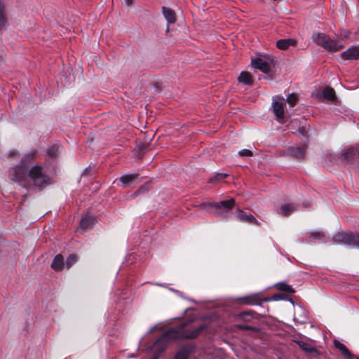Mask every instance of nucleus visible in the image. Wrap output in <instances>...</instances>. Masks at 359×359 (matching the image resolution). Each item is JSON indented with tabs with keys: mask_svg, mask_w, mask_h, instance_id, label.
I'll use <instances>...</instances> for the list:
<instances>
[{
	"mask_svg": "<svg viewBox=\"0 0 359 359\" xmlns=\"http://www.w3.org/2000/svg\"><path fill=\"white\" fill-rule=\"evenodd\" d=\"M205 328L203 325L191 328L188 323H182L173 327L163 333L154 344L152 349L156 353H161L166 348L168 341L172 339H195Z\"/></svg>",
	"mask_w": 359,
	"mask_h": 359,
	"instance_id": "obj_1",
	"label": "nucleus"
},
{
	"mask_svg": "<svg viewBox=\"0 0 359 359\" xmlns=\"http://www.w3.org/2000/svg\"><path fill=\"white\" fill-rule=\"evenodd\" d=\"M38 151L36 149H32L26 153L20 159L18 164L13 165L9 168L8 171V178L25 188H30L31 184L29 181L28 172L29 165L34 161Z\"/></svg>",
	"mask_w": 359,
	"mask_h": 359,
	"instance_id": "obj_2",
	"label": "nucleus"
},
{
	"mask_svg": "<svg viewBox=\"0 0 359 359\" xmlns=\"http://www.w3.org/2000/svg\"><path fill=\"white\" fill-rule=\"evenodd\" d=\"M29 181L39 189L53 183V177L48 174L47 168L43 165H36L30 168L28 172Z\"/></svg>",
	"mask_w": 359,
	"mask_h": 359,
	"instance_id": "obj_3",
	"label": "nucleus"
},
{
	"mask_svg": "<svg viewBox=\"0 0 359 359\" xmlns=\"http://www.w3.org/2000/svg\"><path fill=\"white\" fill-rule=\"evenodd\" d=\"M312 39L318 46L330 52L337 51L343 48V44L340 41L332 40L324 33H313Z\"/></svg>",
	"mask_w": 359,
	"mask_h": 359,
	"instance_id": "obj_4",
	"label": "nucleus"
},
{
	"mask_svg": "<svg viewBox=\"0 0 359 359\" xmlns=\"http://www.w3.org/2000/svg\"><path fill=\"white\" fill-rule=\"evenodd\" d=\"M235 205V200L230 198L229 200L222 201L219 203H203L199 205L201 209H206L207 208H214L218 215L223 218L228 217L231 209Z\"/></svg>",
	"mask_w": 359,
	"mask_h": 359,
	"instance_id": "obj_5",
	"label": "nucleus"
},
{
	"mask_svg": "<svg viewBox=\"0 0 359 359\" xmlns=\"http://www.w3.org/2000/svg\"><path fill=\"white\" fill-rule=\"evenodd\" d=\"M333 244H343L359 249V235L352 232L339 233L332 238Z\"/></svg>",
	"mask_w": 359,
	"mask_h": 359,
	"instance_id": "obj_6",
	"label": "nucleus"
},
{
	"mask_svg": "<svg viewBox=\"0 0 359 359\" xmlns=\"http://www.w3.org/2000/svg\"><path fill=\"white\" fill-rule=\"evenodd\" d=\"M251 65L254 68L259 69L262 72L269 74L271 72L273 65V60L271 56L267 55L252 60Z\"/></svg>",
	"mask_w": 359,
	"mask_h": 359,
	"instance_id": "obj_7",
	"label": "nucleus"
},
{
	"mask_svg": "<svg viewBox=\"0 0 359 359\" xmlns=\"http://www.w3.org/2000/svg\"><path fill=\"white\" fill-rule=\"evenodd\" d=\"M311 238L321 243H325L328 241V238L325 232L322 231H314L302 234V236L298 239V242L310 243H311Z\"/></svg>",
	"mask_w": 359,
	"mask_h": 359,
	"instance_id": "obj_8",
	"label": "nucleus"
},
{
	"mask_svg": "<svg viewBox=\"0 0 359 359\" xmlns=\"http://www.w3.org/2000/svg\"><path fill=\"white\" fill-rule=\"evenodd\" d=\"M272 107L277 120L282 122L284 118V99L280 97H273Z\"/></svg>",
	"mask_w": 359,
	"mask_h": 359,
	"instance_id": "obj_9",
	"label": "nucleus"
},
{
	"mask_svg": "<svg viewBox=\"0 0 359 359\" xmlns=\"http://www.w3.org/2000/svg\"><path fill=\"white\" fill-rule=\"evenodd\" d=\"M234 214L236 218L241 222L253 224H258L257 219L252 215L247 214L242 210H237V211H236Z\"/></svg>",
	"mask_w": 359,
	"mask_h": 359,
	"instance_id": "obj_10",
	"label": "nucleus"
},
{
	"mask_svg": "<svg viewBox=\"0 0 359 359\" xmlns=\"http://www.w3.org/2000/svg\"><path fill=\"white\" fill-rule=\"evenodd\" d=\"M309 319L307 311L302 306H299L295 309L294 314V320L296 323L303 324Z\"/></svg>",
	"mask_w": 359,
	"mask_h": 359,
	"instance_id": "obj_11",
	"label": "nucleus"
},
{
	"mask_svg": "<svg viewBox=\"0 0 359 359\" xmlns=\"http://www.w3.org/2000/svg\"><path fill=\"white\" fill-rule=\"evenodd\" d=\"M358 153V145L344 149L341 153V158L347 161H353Z\"/></svg>",
	"mask_w": 359,
	"mask_h": 359,
	"instance_id": "obj_12",
	"label": "nucleus"
},
{
	"mask_svg": "<svg viewBox=\"0 0 359 359\" xmlns=\"http://www.w3.org/2000/svg\"><path fill=\"white\" fill-rule=\"evenodd\" d=\"M341 57L344 60H358L359 59V48L353 46L341 53Z\"/></svg>",
	"mask_w": 359,
	"mask_h": 359,
	"instance_id": "obj_13",
	"label": "nucleus"
},
{
	"mask_svg": "<svg viewBox=\"0 0 359 359\" xmlns=\"http://www.w3.org/2000/svg\"><path fill=\"white\" fill-rule=\"evenodd\" d=\"M306 146L305 144L299 147H291L288 149V152L295 158H303L305 155Z\"/></svg>",
	"mask_w": 359,
	"mask_h": 359,
	"instance_id": "obj_14",
	"label": "nucleus"
},
{
	"mask_svg": "<svg viewBox=\"0 0 359 359\" xmlns=\"http://www.w3.org/2000/svg\"><path fill=\"white\" fill-rule=\"evenodd\" d=\"M162 12L164 18L169 24H173L176 21L175 12L167 7L162 8Z\"/></svg>",
	"mask_w": 359,
	"mask_h": 359,
	"instance_id": "obj_15",
	"label": "nucleus"
},
{
	"mask_svg": "<svg viewBox=\"0 0 359 359\" xmlns=\"http://www.w3.org/2000/svg\"><path fill=\"white\" fill-rule=\"evenodd\" d=\"M334 344L335 347L338 348L344 355L348 358V359H359V357H353L346 346L341 342L334 340Z\"/></svg>",
	"mask_w": 359,
	"mask_h": 359,
	"instance_id": "obj_16",
	"label": "nucleus"
},
{
	"mask_svg": "<svg viewBox=\"0 0 359 359\" xmlns=\"http://www.w3.org/2000/svg\"><path fill=\"white\" fill-rule=\"evenodd\" d=\"M51 267L55 271H61L64 267V258L62 255H57L53 259Z\"/></svg>",
	"mask_w": 359,
	"mask_h": 359,
	"instance_id": "obj_17",
	"label": "nucleus"
},
{
	"mask_svg": "<svg viewBox=\"0 0 359 359\" xmlns=\"http://www.w3.org/2000/svg\"><path fill=\"white\" fill-rule=\"evenodd\" d=\"M240 83L247 86H252L253 80L250 74L248 72H242L238 78Z\"/></svg>",
	"mask_w": 359,
	"mask_h": 359,
	"instance_id": "obj_18",
	"label": "nucleus"
},
{
	"mask_svg": "<svg viewBox=\"0 0 359 359\" xmlns=\"http://www.w3.org/2000/svg\"><path fill=\"white\" fill-rule=\"evenodd\" d=\"M296 41L294 39H280L276 42L277 47L281 50H285L291 46H294Z\"/></svg>",
	"mask_w": 359,
	"mask_h": 359,
	"instance_id": "obj_19",
	"label": "nucleus"
},
{
	"mask_svg": "<svg viewBox=\"0 0 359 359\" xmlns=\"http://www.w3.org/2000/svg\"><path fill=\"white\" fill-rule=\"evenodd\" d=\"M297 210L294 204H285L281 206L279 210V214L284 216H288Z\"/></svg>",
	"mask_w": 359,
	"mask_h": 359,
	"instance_id": "obj_20",
	"label": "nucleus"
},
{
	"mask_svg": "<svg viewBox=\"0 0 359 359\" xmlns=\"http://www.w3.org/2000/svg\"><path fill=\"white\" fill-rule=\"evenodd\" d=\"M137 177V174H129L124 175L120 177V182L122 183L123 187L129 186L136 178Z\"/></svg>",
	"mask_w": 359,
	"mask_h": 359,
	"instance_id": "obj_21",
	"label": "nucleus"
},
{
	"mask_svg": "<svg viewBox=\"0 0 359 359\" xmlns=\"http://www.w3.org/2000/svg\"><path fill=\"white\" fill-rule=\"evenodd\" d=\"M93 218L90 216L86 215L82 217L79 224V229H86L88 228L91 224L93 223Z\"/></svg>",
	"mask_w": 359,
	"mask_h": 359,
	"instance_id": "obj_22",
	"label": "nucleus"
},
{
	"mask_svg": "<svg viewBox=\"0 0 359 359\" xmlns=\"http://www.w3.org/2000/svg\"><path fill=\"white\" fill-rule=\"evenodd\" d=\"M323 96L329 100H333L335 97V92L333 88L330 87H326L323 90Z\"/></svg>",
	"mask_w": 359,
	"mask_h": 359,
	"instance_id": "obj_23",
	"label": "nucleus"
},
{
	"mask_svg": "<svg viewBox=\"0 0 359 359\" xmlns=\"http://www.w3.org/2000/svg\"><path fill=\"white\" fill-rule=\"evenodd\" d=\"M6 22V18L4 13V5L0 2V30L4 27Z\"/></svg>",
	"mask_w": 359,
	"mask_h": 359,
	"instance_id": "obj_24",
	"label": "nucleus"
},
{
	"mask_svg": "<svg viewBox=\"0 0 359 359\" xmlns=\"http://www.w3.org/2000/svg\"><path fill=\"white\" fill-rule=\"evenodd\" d=\"M295 342L299 346V347L308 353H312L314 351V348L306 342L302 341H295Z\"/></svg>",
	"mask_w": 359,
	"mask_h": 359,
	"instance_id": "obj_25",
	"label": "nucleus"
},
{
	"mask_svg": "<svg viewBox=\"0 0 359 359\" xmlns=\"http://www.w3.org/2000/svg\"><path fill=\"white\" fill-rule=\"evenodd\" d=\"M189 351L186 348H182L175 354V359H187Z\"/></svg>",
	"mask_w": 359,
	"mask_h": 359,
	"instance_id": "obj_26",
	"label": "nucleus"
},
{
	"mask_svg": "<svg viewBox=\"0 0 359 359\" xmlns=\"http://www.w3.org/2000/svg\"><path fill=\"white\" fill-rule=\"evenodd\" d=\"M77 262V259L76 255H70L66 259V266L67 268H70L73 264H74Z\"/></svg>",
	"mask_w": 359,
	"mask_h": 359,
	"instance_id": "obj_27",
	"label": "nucleus"
},
{
	"mask_svg": "<svg viewBox=\"0 0 359 359\" xmlns=\"http://www.w3.org/2000/svg\"><path fill=\"white\" fill-rule=\"evenodd\" d=\"M227 174L226 173H217L212 178H210L208 180V182L212 183L215 181H220L224 180L227 177Z\"/></svg>",
	"mask_w": 359,
	"mask_h": 359,
	"instance_id": "obj_28",
	"label": "nucleus"
},
{
	"mask_svg": "<svg viewBox=\"0 0 359 359\" xmlns=\"http://www.w3.org/2000/svg\"><path fill=\"white\" fill-rule=\"evenodd\" d=\"M278 289L282 291L287 292L288 293H294V290L290 285H289L287 284H285V283H280L279 285Z\"/></svg>",
	"mask_w": 359,
	"mask_h": 359,
	"instance_id": "obj_29",
	"label": "nucleus"
},
{
	"mask_svg": "<svg viewBox=\"0 0 359 359\" xmlns=\"http://www.w3.org/2000/svg\"><path fill=\"white\" fill-rule=\"evenodd\" d=\"M57 151L58 147L56 145H53L48 149L47 154L48 156L51 157H55L57 156Z\"/></svg>",
	"mask_w": 359,
	"mask_h": 359,
	"instance_id": "obj_30",
	"label": "nucleus"
},
{
	"mask_svg": "<svg viewBox=\"0 0 359 359\" xmlns=\"http://www.w3.org/2000/svg\"><path fill=\"white\" fill-rule=\"evenodd\" d=\"M297 96L292 93V94H290L288 95V96L287 97V102L291 105V106H294L296 102H297Z\"/></svg>",
	"mask_w": 359,
	"mask_h": 359,
	"instance_id": "obj_31",
	"label": "nucleus"
},
{
	"mask_svg": "<svg viewBox=\"0 0 359 359\" xmlns=\"http://www.w3.org/2000/svg\"><path fill=\"white\" fill-rule=\"evenodd\" d=\"M238 154L241 156H251L252 155V152L249 149H244L239 151Z\"/></svg>",
	"mask_w": 359,
	"mask_h": 359,
	"instance_id": "obj_32",
	"label": "nucleus"
},
{
	"mask_svg": "<svg viewBox=\"0 0 359 359\" xmlns=\"http://www.w3.org/2000/svg\"><path fill=\"white\" fill-rule=\"evenodd\" d=\"M9 156H15L18 154V151L16 149H12L8 153Z\"/></svg>",
	"mask_w": 359,
	"mask_h": 359,
	"instance_id": "obj_33",
	"label": "nucleus"
},
{
	"mask_svg": "<svg viewBox=\"0 0 359 359\" xmlns=\"http://www.w3.org/2000/svg\"><path fill=\"white\" fill-rule=\"evenodd\" d=\"M238 327L241 329H243V330H252V327L248 325H239Z\"/></svg>",
	"mask_w": 359,
	"mask_h": 359,
	"instance_id": "obj_34",
	"label": "nucleus"
},
{
	"mask_svg": "<svg viewBox=\"0 0 359 359\" xmlns=\"http://www.w3.org/2000/svg\"><path fill=\"white\" fill-rule=\"evenodd\" d=\"M126 5L130 6L133 3V0H124Z\"/></svg>",
	"mask_w": 359,
	"mask_h": 359,
	"instance_id": "obj_35",
	"label": "nucleus"
},
{
	"mask_svg": "<svg viewBox=\"0 0 359 359\" xmlns=\"http://www.w3.org/2000/svg\"><path fill=\"white\" fill-rule=\"evenodd\" d=\"M299 132L302 134V135H304V133H305V128L302 127L299 128Z\"/></svg>",
	"mask_w": 359,
	"mask_h": 359,
	"instance_id": "obj_36",
	"label": "nucleus"
},
{
	"mask_svg": "<svg viewBox=\"0 0 359 359\" xmlns=\"http://www.w3.org/2000/svg\"><path fill=\"white\" fill-rule=\"evenodd\" d=\"M155 328H156V326L151 327L150 330L148 331V333H151L152 332H154Z\"/></svg>",
	"mask_w": 359,
	"mask_h": 359,
	"instance_id": "obj_37",
	"label": "nucleus"
},
{
	"mask_svg": "<svg viewBox=\"0 0 359 359\" xmlns=\"http://www.w3.org/2000/svg\"><path fill=\"white\" fill-rule=\"evenodd\" d=\"M281 299L280 295H276L273 297V299L277 300Z\"/></svg>",
	"mask_w": 359,
	"mask_h": 359,
	"instance_id": "obj_38",
	"label": "nucleus"
},
{
	"mask_svg": "<svg viewBox=\"0 0 359 359\" xmlns=\"http://www.w3.org/2000/svg\"><path fill=\"white\" fill-rule=\"evenodd\" d=\"M245 304H253L254 303L252 302H250V301H244L243 302Z\"/></svg>",
	"mask_w": 359,
	"mask_h": 359,
	"instance_id": "obj_39",
	"label": "nucleus"
},
{
	"mask_svg": "<svg viewBox=\"0 0 359 359\" xmlns=\"http://www.w3.org/2000/svg\"><path fill=\"white\" fill-rule=\"evenodd\" d=\"M250 315V313H248V312H245V313H243L241 314L242 316H249Z\"/></svg>",
	"mask_w": 359,
	"mask_h": 359,
	"instance_id": "obj_40",
	"label": "nucleus"
},
{
	"mask_svg": "<svg viewBox=\"0 0 359 359\" xmlns=\"http://www.w3.org/2000/svg\"><path fill=\"white\" fill-rule=\"evenodd\" d=\"M88 170V168H86V169L84 170V171H83V174L84 175V174L87 173Z\"/></svg>",
	"mask_w": 359,
	"mask_h": 359,
	"instance_id": "obj_41",
	"label": "nucleus"
},
{
	"mask_svg": "<svg viewBox=\"0 0 359 359\" xmlns=\"http://www.w3.org/2000/svg\"><path fill=\"white\" fill-rule=\"evenodd\" d=\"M151 359H158V358L157 355H154Z\"/></svg>",
	"mask_w": 359,
	"mask_h": 359,
	"instance_id": "obj_42",
	"label": "nucleus"
},
{
	"mask_svg": "<svg viewBox=\"0 0 359 359\" xmlns=\"http://www.w3.org/2000/svg\"><path fill=\"white\" fill-rule=\"evenodd\" d=\"M157 285H159V286H164L163 284H156Z\"/></svg>",
	"mask_w": 359,
	"mask_h": 359,
	"instance_id": "obj_43",
	"label": "nucleus"
},
{
	"mask_svg": "<svg viewBox=\"0 0 359 359\" xmlns=\"http://www.w3.org/2000/svg\"><path fill=\"white\" fill-rule=\"evenodd\" d=\"M358 154H359V144H358Z\"/></svg>",
	"mask_w": 359,
	"mask_h": 359,
	"instance_id": "obj_44",
	"label": "nucleus"
}]
</instances>
